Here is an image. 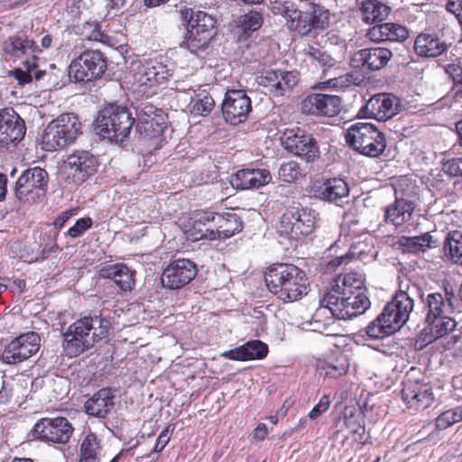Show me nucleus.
Wrapping results in <instances>:
<instances>
[{"label":"nucleus","instance_id":"nucleus-15","mask_svg":"<svg viewBox=\"0 0 462 462\" xmlns=\"http://www.w3.org/2000/svg\"><path fill=\"white\" fill-rule=\"evenodd\" d=\"M74 428L64 417L42 418L33 427L32 436L44 442L66 444L69 441Z\"/></svg>","mask_w":462,"mask_h":462},{"label":"nucleus","instance_id":"nucleus-11","mask_svg":"<svg viewBox=\"0 0 462 462\" xmlns=\"http://www.w3.org/2000/svg\"><path fill=\"white\" fill-rule=\"evenodd\" d=\"M320 305L328 308L330 313L339 319H350L365 313L369 309L371 301L367 294L362 292L348 296L326 293L320 300Z\"/></svg>","mask_w":462,"mask_h":462},{"label":"nucleus","instance_id":"nucleus-39","mask_svg":"<svg viewBox=\"0 0 462 462\" xmlns=\"http://www.w3.org/2000/svg\"><path fill=\"white\" fill-rule=\"evenodd\" d=\"M113 398L110 389H101L85 402V411L88 415L106 418L114 407Z\"/></svg>","mask_w":462,"mask_h":462},{"label":"nucleus","instance_id":"nucleus-20","mask_svg":"<svg viewBox=\"0 0 462 462\" xmlns=\"http://www.w3.org/2000/svg\"><path fill=\"white\" fill-rule=\"evenodd\" d=\"M299 79L295 71L282 69H268L258 78L257 83L274 97L284 96L298 83Z\"/></svg>","mask_w":462,"mask_h":462},{"label":"nucleus","instance_id":"nucleus-13","mask_svg":"<svg viewBox=\"0 0 462 462\" xmlns=\"http://www.w3.org/2000/svg\"><path fill=\"white\" fill-rule=\"evenodd\" d=\"M106 69V60L99 51H86L69 66V77L75 82H88L101 78Z\"/></svg>","mask_w":462,"mask_h":462},{"label":"nucleus","instance_id":"nucleus-2","mask_svg":"<svg viewBox=\"0 0 462 462\" xmlns=\"http://www.w3.org/2000/svg\"><path fill=\"white\" fill-rule=\"evenodd\" d=\"M303 0L297 5L292 0L279 3L274 9L281 14L286 26L301 36H316L329 25L330 14L325 7Z\"/></svg>","mask_w":462,"mask_h":462},{"label":"nucleus","instance_id":"nucleus-9","mask_svg":"<svg viewBox=\"0 0 462 462\" xmlns=\"http://www.w3.org/2000/svg\"><path fill=\"white\" fill-rule=\"evenodd\" d=\"M133 84L152 89L154 93L157 88L165 87L171 71L159 59H144L134 61L131 65Z\"/></svg>","mask_w":462,"mask_h":462},{"label":"nucleus","instance_id":"nucleus-48","mask_svg":"<svg viewBox=\"0 0 462 462\" xmlns=\"http://www.w3.org/2000/svg\"><path fill=\"white\" fill-rule=\"evenodd\" d=\"M444 249L454 263L462 265V231L449 232L445 239Z\"/></svg>","mask_w":462,"mask_h":462},{"label":"nucleus","instance_id":"nucleus-31","mask_svg":"<svg viewBox=\"0 0 462 462\" xmlns=\"http://www.w3.org/2000/svg\"><path fill=\"white\" fill-rule=\"evenodd\" d=\"M448 49V44L434 32H421L414 42V51L420 57L435 58Z\"/></svg>","mask_w":462,"mask_h":462},{"label":"nucleus","instance_id":"nucleus-63","mask_svg":"<svg viewBox=\"0 0 462 462\" xmlns=\"http://www.w3.org/2000/svg\"><path fill=\"white\" fill-rule=\"evenodd\" d=\"M53 42L52 35L47 33L43 35L40 41V45H38V50L36 53L42 52L43 50H47L51 47Z\"/></svg>","mask_w":462,"mask_h":462},{"label":"nucleus","instance_id":"nucleus-61","mask_svg":"<svg viewBox=\"0 0 462 462\" xmlns=\"http://www.w3.org/2000/svg\"><path fill=\"white\" fill-rule=\"evenodd\" d=\"M447 71L456 84H462V68L460 66L455 64L449 65Z\"/></svg>","mask_w":462,"mask_h":462},{"label":"nucleus","instance_id":"nucleus-23","mask_svg":"<svg viewBox=\"0 0 462 462\" xmlns=\"http://www.w3.org/2000/svg\"><path fill=\"white\" fill-rule=\"evenodd\" d=\"M402 396L410 409L423 411L433 402L431 388L427 383L407 378L403 382Z\"/></svg>","mask_w":462,"mask_h":462},{"label":"nucleus","instance_id":"nucleus-19","mask_svg":"<svg viewBox=\"0 0 462 462\" xmlns=\"http://www.w3.org/2000/svg\"><path fill=\"white\" fill-rule=\"evenodd\" d=\"M39 346L40 337L37 333L21 335L5 346L2 359L6 364L21 363L34 355Z\"/></svg>","mask_w":462,"mask_h":462},{"label":"nucleus","instance_id":"nucleus-10","mask_svg":"<svg viewBox=\"0 0 462 462\" xmlns=\"http://www.w3.org/2000/svg\"><path fill=\"white\" fill-rule=\"evenodd\" d=\"M316 214L308 208H290L281 217L277 231L281 236L298 241L306 237L315 228Z\"/></svg>","mask_w":462,"mask_h":462},{"label":"nucleus","instance_id":"nucleus-22","mask_svg":"<svg viewBox=\"0 0 462 462\" xmlns=\"http://www.w3.org/2000/svg\"><path fill=\"white\" fill-rule=\"evenodd\" d=\"M398 102L394 96L380 93L373 96L359 110L358 116L364 118H374L386 121L397 114Z\"/></svg>","mask_w":462,"mask_h":462},{"label":"nucleus","instance_id":"nucleus-1","mask_svg":"<svg viewBox=\"0 0 462 462\" xmlns=\"http://www.w3.org/2000/svg\"><path fill=\"white\" fill-rule=\"evenodd\" d=\"M112 328L109 319L102 315L84 316L76 319L62 333V348L68 357H76L106 339Z\"/></svg>","mask_w":462,"mask_h":462},{"label":"nucleus","instance_id":"nucleus-24","mask_svg":"<svg viewBox=\"0 0 462 462\" xmlns=\"http://www.w3.org/2000/svg\"><path fill=\"white\" fill-rule=\"evenodd\" d=\"M392 57L386 48H368L356 51L350 61L353 68L368 70H378L383 68Z\"/></svg>","mask_w":462,"mask_h":462},{"label":"nucleus","instance_id":"nucleus-34","mask_svg":"<svg viewBox=\"0 0 462 462\" xmlns=\"http://www.w3.org/2000/svg\"><path fill=\"white\" fill-rule=\"evenodd\" d=\"M368 37L373 42H404L409 37V31L402 24L385 23L372 27Z\"/></svg>","mask_w":462,"mask_h":462},{"label":"nucleus","instance_id":"nucleus-3","mask_svg":"<svg viewBox=\"0 0 462 462\" xmlns=\"http://www.w3.org/2000/svg\"><path fill=\"white\" fill-rule=\"evenodd\" d=\"M264 281L269 291L284 302L299 300L308 293L305 273L294 264H272L264 273Z\"/></svg>","mask_w":462,"mask_h":462},{"label":"nucleus","instance_id":"nucleus-44","mask_svg":"<svg viewBox=\"0 0 462 462\" xmlns=\"http://www.w3.org/2000/svg\"><path fill=\"white\" fill-rule=\"evenodd\" d=\"M164 124L161 118H141L137 123L136 129L140 135L146 140H153L155 145L162 142V134L164 131Z\"/></svg>","mask_w":462,"mask_h":462},{"label":"nucleus","instance_id":"nucleus-6","mask_svg":"<svg viewBox=\"0 0 462 462\" xmlns=\"http://www.w3.org/2000/svg\"><path fill=\"white\" fill-rule=\"evenodd\" d=\"M81 134V124L75 114H62L48 124L42 134V149L52 152L73 143Z\"/></svg>","mask_w":462,"mask_h":462},{"label":"nucleus","instance_id":"nucleus-51","mask_svg":"<svg viewBox=\"0 0 462 462\" xmlns=\"http://www.w3.org/2000/svg\"><path fill=\"white\" fill-rule=\"evenodd\" d=\"M462 420V406L450 409L440 413L435 420L438 430H443Z\"/></svg>","mask_w":462,"mask_h":462},{"label":"nucleus","instance_id":"nucleus-47","mask_svg":"<svg viewBox=\"0 0 462 462\" xmlns=\"http://www.w3.org/2000/svg\"><path fill=\"white\" fill-rule=\"evenodd\" d=\"M432 236L425 233L417 236H402L398 239L397 245L403 251L409 253L425 252L428 248L432 247Z\"/></svg>","mask_w":462,"mask_h":462},{"label":"nucleus","instance_id":"nucleus-4","mask_svg":"<svg viewBox=\"0 0 462 462\" xmlns=\"http://www.w3.org/2000/svg\"><path fill=\"white\" fill-rule=\"evenodd\" d=\"M37 50L38 44L23 32L11 35L1 43V51L6 60L15 61L32 55V59L23 60V68L13 71L20 85L31 82L32 78L39 80L45 73L44 70L39 69L36 64L37 58L34 54Z\"/></svg>","mask_w":462,"mask_h":462},{"label":"nucleus","instance_id":"nucleus-8","mask_svg":"<svg viewBox=\"0 0 462 462\" xmlns=\"http://www.w3.org/2000/svg\"><path fill=\"white\" fill-rule=\"evenodd\" d=\"M181 14L187 22V34L183 43L191 52L204 49L214 35L215 19L203 11L193 9H185Z\"/></svg>","mask_w":462,"mask_h":462},{"label":"nucleus","instance_id":"nucleus-58","mask_svg":"<svg viewBox=\"0 0 462 462\" xmlns=\"http://www.w3.org/2000/svg\"><path fill=\"white\" fill-rule=\"evenodd\" d=\"M443 169L450 176H462V157L447 161L443 165Z\"/></svg>","mask_w":462,"mask_h":462},{"label":"nucleus","instance_id":"nucleus-29","mask_svg":"<svg viewBox=\"0 0 462 462\" xmlns=\"http://www.w3.org/2000/svg\"><path fill=\"white\" fill-rule=\"evenodd\" d=\"M272 176L266 169H242L231 177V185L237 189H258L268 184Z\"/></svg>","mask_w":462,"mask_h":462},{"label":"nucleus","instance_id":"nucleus-52","mask_svg":"<svg viewBox=\"0 0 462 462\" xmlns=\"http://www.w3.org/2000/svg\"><path fill=\"white\" fill-rule=\"evenodd\" d=\"M365 332L373 339L383 338L394 333L389 324H386L379 316L366 327Z\"/></svg>","mask_w":462,"mask_h":462},{"label":"nucleus","instance_id":"nucleus-5","mask_svg":"<svg viewBox=\"0 0 462 462\" xmlns=\"http://www.w3.org/2000/svg\"><path fill=\"white\" fill-rule=\"evenodd\" d=\"M134 119L129 110L117 104H109L99 111L96 129L103 138L123 142L130 134Z\"/></svg>","mask_w":462,"mask_h":462},{"label":"nucleus","instance_id":"nucleus-59","mask_svg":"<svg viewBox=\"0 0 462 462\" xmlns=\"http://www.w3.org/2000/svg\"><path fill=\"white\" fill-rule=\"evenodd\" d=\"M356 80V79L354 78L353 74L346 73L344 76L330 79L329 83H332L333 87H344L345 85L355 83Z\"/></svg>","mask_w":462,"mask_h":462},{"label":"nucleus","instance_id":"nucleus-21","mask_svg":"<svg viewBox=\"0 0 462 462\" xmlns=\"http://www.w3.org/2000/svg\"><path fill=\"white\" fill-rule=\"evenodd\" d=\"M300 108L306 115L333 117L340 113L342 100L335 95L313 93L302 100Z\"/></svg>","mask_w":462,"mask_h":462},{"label":"nucleus","instance_id":"nucleus-30","mask_svg":"<svg viewBox=\"0 0 462 462\" xmlns=\"http://www.w3.org/2000/svg\"><path fill=\"white\" fill-rule=\"evenodd\" d=\"M214 212H201L190 218L186 230L187 237L192 241L201 239L215 240Z\"/></svg>","mask_w":462,"mask_h":462},{"label":"nucleus","instance_id":"nucleus-45","mask_svg":"<svg viewBox=\"0 0 462 462\" xmlns=\"http://www.w3.org/2000/svg\"><path fill=\"white\" fill-rule=\"evenodd\" d=\"M263 23V15L261 12L250 10L237 17L236 28L242 36L247 38L254 32L259 30Z\"/></svg>","mask_w":462,"mask_h":462},{"label":"nucleus","instance_id":"nucleus-62","mask_svg":"<svg viewBox=\"0 0 462 462\" xmlns=\"http://www.w3.org/2000/svg\"><path fill=\"white\" fill-rule=\"evenodd\" d=\"M157 109L153 107L152 105H145L143 108H140L138 111V122H140L141 118H153L157 117L155 112Z\"/></svg>","mask_w":462,"mask_h":462},{"label":"nucleus","instance_id":"nucleus-26","mask_svg":"<svg viewBox=\"0 0 462 462\" xmlns=\"http://www.w3.org/2000/svg\"><path fill=\"white\" fill-rule=\"evenodd\" d=\"M456 326L457 323L451 315L426 314L425 327L420 334L421 339L427 344L432 343L453 331Z\"/></svg>","mask_w":462,"mask_h":462},{"label":"nucleus","instance_id":"nucleus-37","mask_svg":"<svg viewBox=\"0 0 462 462\" xmlns=\"http://www.w3.org/2000/svg\"><path fill=\"white\" fill-rule=\"evenodd\" d=\"M337 427L338 428L337 432L342 430L343 427H346L356 441L365 442L364 439L365 432L364 415L354 407L345 408L343 419L337 421Z\"/></svg>","mask_w":462,"mask_h":462},{"label":"nucleus","instance_id":"nucleus-32","mask_svg":"<svg viewBox=\"0 0 462 462\" xmlns=\"http://www.w3.org/2000/svg\"><path fill=\"white\" fill-rule=\"evenodd\" d=\"M268 354V346L261 340H250L236 348L225 351L222 356L235 361H250L264 358Z\"/></svg>","mask_w":462,"mask_h":462},{"label":"nucleus","instance_id":"nucleus-7","mask_svg":"<svg viewBox=\"0 0 462 462\" xmlns=\"http://www.w3.org/2000/svg\"><path fill=\"white\" fill-rule=\"evenodd\" d=\"M346 143L369 157H378L386 148L384 134L370 123H356L345 134Z\"/></svg>","mask_w":462,"mask_h":462},{"label":"nucleus","instance_id":"nucleus-54","mask_svg":"<svg viewBox=\"0 0 462 462\" xmlns=\"http://www.w3.org/2000/svg\"><path fill=\"white\" fill-rule=\"evenodd\" d=\"M306 55L324 69L331 68L335 65V60L328 53L312 46L308 48Z\"/></svg>","mask_w":462,"mask_h":462},{"label":"nucleus","instance_id":"nucleus-27","mask_svg":"<svg viewBox=\"0 0 462 462\" xmlns=\"http://www.w3.org/2000/svg\"><path fill=\"white\" fill-rule=\"evenodd\" d=\"M426 314L452 315L458 307L457 300L452 291L430 292L424 300Z\"/></svg>","mask_w":462,"mask_h":462},{"label":"nucleus","instance_id":"nucleus-42","mask_svg":"<svg viewBox=\"0 0 462 462\" xmlns=\"http://www.w3.org/2000/svg\"><path fill=\"white\" fill-rule=\"evenodd\" d=\"M318 197L327 201H337L348 196L347 183L340 178L326 180L318 189Z\"/></svg>","mask_w":462,"mask_h":462},{"label":"nucleus","instance_id":"nucleus-18","mask_svg":"<svg viewBox=\"0 0 462 462\" xmlns=\"http://www.w3.org/2000/svg\"><path fill=\"white\" fill-rule=\"evenodd\" d=\"M197 275L196 264L189 259H177L169 263L162 274V284L171 290L180 289Z\"/></svg>","mask_w":462,"mask_h":462},{"label":"nucleus","instance_id":"nucleus-12","mask_svg":"<svg viewBox=\"0 0 462 462\" xmlns=\"http://www.w3.org/2000/svg\"><path fill=\"white\" fill-rule=\"evenodd\" d=\"M49 181L47 171L41 167L25 170L15 183V197L23 202L41 201L46 194Z\"/></svg>","mask_w":462,"mask_h":462},{"label":"nucleus","instance_id":"nucleus-36","mask_svg":"<svg viewBox=\"0 0 462 462\" xmlns=\"http://www.w3.org/2000/svg\"><path fill=\"white\" fill-rule=\"evenodd\" d=\"M216 239H226L243 229V222L236 213H214Z\"/></svg>","mask_w":462,"mask_h":462},{"label":"nucleus","instance_id":"nucleus-50","mask_svg":"<svg viewBox=\"0 0 462 462\" xmlns=\"http://www.w3.org/2000/svg\"><path fill=\"white\" fill-rule=\"evenodd\" d=\"M305 176L303 170L300 169L298 162L290 161L283 162L279 169L280 179L288 183L295 182Z\"/></svg>","mask_w":462,"mask_h":462},{"label":"nucleus","instance_id":"nucleus-53","mask_svg":"<svg viewBox=\"0 0 462 462\" xmlns=\"http://www.w3.org/2000/svg\"><path fill=\"white\" fill-rule=\"evenodd\" d=\"M401 313L396 311L393 308L391 307V304L388 302L379 317L384 320L386 324H389V326L393 329V331L399 330L406 322L407 320L402 316H400Z\"/></svg>","mask_w":462,"mask_h":462},{"label":"nucleus","instance_id":"nucleus-64","mask_svg":"<svg viewBox=\"0 0 462 462\" xmlns=\"http://www.w3.org/2000/svg\"><path fill=\"white\" fill-rule=\"evenodd\" d=\"M267 427L264 423H260L253 431V438L256 440H263L267 435Z\"/></svg>","mask_w":462,"mask_h":462},{"label":"nucleus","instance_id":"nucleus-57","mask_svg":"<svg viewBox=\"0 0 462 462\" xmlns=\"http://www.w3.org/2000/svg\"><path fill=\"white\" fill-rule=\"evenodd\" d=\"M331 402L328 395H323L319 402L312 408V410L308 414L310 419H316L319 417L322 413L327 411L330 407Z\"/></svg>","mask_w":462,"mask_h":462},{"label":"nucleus","instance_id":"nucleus-28","mask_svg":"<svg viewBox=\"0 0 462 462\" xmlns=\"http://www.w3.org/2000/svg\"><path fill=\"white\" fill-rule=\"evenodd\" d=\"M361 292L367 294L365 286V275L361 272L351 271L344 274H339L334 281V285L328 293H333L335 296L356 295Z\"/></svg>","mask_w":462,"mask_h":462},{"label":"nucleus","instance_id":"nucleus-60","mask_svg":"<svg viewBox=\"0 0 462 462\" xmlns=\"http://www.w3.org/2000/svg\"><path fill=\"white\" fill-rule=\"evenodd\" d=\"M75 215V211L73 209L66 210L61 212L57 218L55 219L53 225L56 228H62L67 221Z\"/></svg>","mask_w":462,"mask_h":462},{"label":"nucleus","instance_id":"nucleus-55","mask_svg":"<svg viewBox=\"0 0 462 462\" xmlns=\"http://www.w3.org/2000/svg\"><path fill=\"white\" fill-rule=\"evenodd\" d=\"M93 220L89 217H81L76 221V223L69 228L67 235L71 238H77L81 236L87 230L91 228Z\"/></svg>","mask_w":462,"mask_h":462},{"label":"nucleus","instance_id":"nucleus-43","mask_svg":"<svg viewBox=\"0 0 462 462\" xmlns=\"http://www.w3.org/2000/svg\"><path fill=\"white\" fill-rule=\"evenodd\" d=\"M362 19L366 23H379L386 19L391 8L378 0H365L361 4Z\"/></svg>","mask_w":462,"mask_h":462},{"label":"nucleus","instance_id":"nucleus-49","mask_svg":"<svg viewBox=\"0 0 462 462\" xmlns=\"http://www.w3.org/2000/svg\"><path fill=\"white\" fill-rule=\"evenodd\" d=\"M99 452L100 446L97 436L89 433L81 443L79 462H97Z\"/></svg>","mask_w":462,"mask_h":462},{"label":"nucleus","instance_id":"nucleus-17","mask_svg":"<svg viewBox=\"0 0 462 462\" xmlns=\"http://www.w3.org/2000/svg\"><path fill=\"white\" fill-rule=\"evenodd\" d=\"M252 111V101L245 89H229L222 103V112L226 122L237 125L245 122Z\"/></svg>","mask_w":462,"mask_h":462},{"label":"nucleus","instance_id":"nucleus-40","mask_svg":"<svg viewBox=\"0 0 462 462\" xmlns=\"http://www.w3.org/2000/svg\"><path fill=\"white\" fill-rule=\"evenodd\" d=\"M134 272L124 263L104 266L100 269V276L110 279L122 290L130 291L134 283Z\"/></svg>","mask_w":462,"mask_h":462},{"label":"nucleus","instance_id":"nucleus-14","mask_svg":"<svg viewBox=\"0 0 462 462\" xmlns=\"http://www.w3.org/2000/svg\"><path fill=\"white\" fill-rule=\"evenodd\" d=\"M284 149L306 162L316 161L319 155V148L316 139L303 130L286 129L281 136Z\"/></svg>","mask_w":462,"mask_h":462},{"label":"nucleus","instance_id":"nucleus-35","mask_svg":"<svg viewBox=\"0 0 462 462\" xmlns=\"http://www.w3.org/2000/svg\"><path fill=\"white\" fill-rule=\"evenodd\" d=\"M415 208V204L406 199H396L393 203L384 209V220L395 226H402L411 220Z\"/></svg>","mask_w":462,"mask_h":462},{"label":"nucleus","instance_id":"nucleus-41","mask_svg":"<svg viewBox=\"0 0 462 462\" xmlns=\"http://www.w3.org/2000/svg\"><path fill=\"white\" fill-rule=\"evenodd\" d=\"M189 90L193 92L189 104L190 114L200 116H208L215 107V100L208 90L202 86H198L196 88L190 87Z\"/></svg>","mask_w":462,"mask_h":462},{"label":"nucleus","instance_id":"nucleus-56","mask_svg":"<svg viewBox=\"0 0 462 462\" xmlns=\"http://www.w3.org/2000/svg\"><path fill=\"white\" fill-rule=\"evenodd\" d=\"M174 430V426L169 425L165 428L158 436L156 443L153 448V452L159 453L163 450L166 445L169 443L171 439V433Z\"/></svg>","mask_w":462,"mask_h":462},{"label":"nucleus","instance_id":"nucleus-38","mask_svg":"<svg viewBox=\"0 0 462 462\" xmlns=\"http://www.w3.org/2000/svg\"><path fill=\"white\" fill-rule=\"evenodd\" d=\"M316 367L320 375L337 378L347 373L349 362L346 355L339 353L327 358H319Z\"/></svg>","mask_w":462,"mask_h":462},{"label":"nucleus","instance_id":"nucleus-33","mask_svg":"<svg viewBox=\"0 0 462 462\" xmlns=\"http://www.w3.org/2000/svg\"><path fill=\"white\" fill-rule=\"evenodd\" d=\"M344 242L349 245L348 252L341 256H337L328 263V266L336 268L343 263H347L351 259L362 255L367 247L361 240L355 241L354 236L350 232V226L344 223L341 226V232L338 242Z\"/></svg>","mask_w":462,"mask_h":462},{"label":"nucleus","instance_id":"nucleus-16","mask_svg":"<svg viewBox=\"0 0 462 462\" xmlns=\"http://www.w3.org/2000/svg\"><path fill=\"white\" fill-rule=\"evenodd\" d=\"M97 168V159L87 151H75L64 162V171L67 178L77 185L83 183L94 175Z\"/></svg>","mask_w":462,"mask_h":462},{"label":"nucleus","instance_id":"nucleus-46","mask_svg":"<svg viewBox=\"0 0 462 462\" xmlns=\"http://www.w3.org/2000/svg\"><path fill=\"white\" fill-rule=\"evenodd\" d=\"M417 291L418 289L415 286L408 288L407 291L400 290L389 302L391 307L400 312V316H402L407 321L409 320L410 315L414 308V301L411 294L413 291Z\"/></svg>","mask_w":462,"mask_h":462},{"label":"nucleus","instance_id":"nucleus-25","mask_svg":"<svg viewBox=\"0 0 462 462\" xmlns=\"http://www.w3.org/2000/svg\"><path fill=\"white\" fill-rule=\"evenodd\" d=\"M24 134V123L14 110H0V146L22 140Z\"/></svg>","mask_w":462,"mask_h":462}]
</instances>
